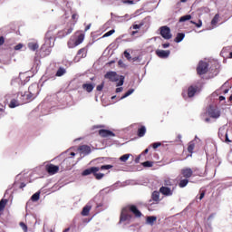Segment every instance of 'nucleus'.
Instances as JSON below:
<instances>
[{"mask_svg": "<svg viewBox=\"0 0 232 232\" xmlns=\"http://www.w3.org/2000/svg\"><path fill=\"white\" fill-rule=\"evenodd\" d=\"M28 90H29L28 94L22 95V97H23L22 104H26L28 102H32V101H34V99H35V97H37L39 87L37 85L33 84V85L29 86Z\"/></svg>", "mask_w": 232, "mask_h": 232, "instance_id": "obj_1", "label": "nucleus"}, {"mask_svg": "<svg viewBox=\"0 0 232 232\" xmlns=\"http://www.w3.org/2000/svg\"><path fill=\"white\" fill-rule=\"evenodd\" d=\"M104 77L105 79H109L111 82H118L117 86H122L124 84V76H121L120 79L116 72H108Z\"/></svg>", "mask_w": 232, "mask_h": 232, "instance_id": "obj_2", "label": "nucleus"}, {"mask_svg": "<svg viewBox=\"0 0 232 232\" xmlns=\"http://www.w3.org/2000/svg\"><path fill=\"white\" fill-rule=\"evenodd\" d=\"M113 168V165H102L100 167H91L85 170L82 171V177H87V175H94V173H97L98 171L104 170V169H111Z\"/></svg>", "mask_w": 232, "mask_h": 232, "instance_id": "obj_3", "label": "nucleus"}, {"mask_svg": "<svg viewBox=\"0 0 232 232\" xmlns=\"http://www.w3.org/2000/svg\"><path fill=\"white\" fill-rule=\"evenodd\" d=\"M209 70V63L204 61H200L197 67L198 75H206Z\"/></svg>", "mask_w": 232, "mask_h": 232, "instance_id": "obj_4", "label": "nucleus"}, {"mask_svg": "<svg viewBox=\"0 0 232 232\" xmlns=\"http://www.w3.org/2000/svg\"><path fill=\"white\" fill-rule=\"evenodd\" d=\"M218 137L221 140H225L226 142H232V138H229V133L226 128L221 127L218 130Z\"/></svg>", "mask_w": 232, "mask_h": 232, "instance_id": "obj_5", "label": "nucleus"}, {"mask_svg": "<svg viewBox=\"0 0 232 232\" xmlns=\"http://www.w3.org/2000/svg\"><path fill=\"white\" fill-rule=\"evenodd\" d=\"M160 34L161 35V37H163V39H167V40H169L171 39L172 34H171V29H169V27L164 25V26H161L160 28Z\"/></svg>", "mask_w": 232, "mask_h": 232, "instance_id": "obj_6", "label": "nucleus"}, {"mask_svg": "<svg viewBox=\"0 0 232 232\" xmlns=\"http://www.w3.org/2000/svg\"><path fill=\"white\" fill-rule=\"evenodd\" d=\"M125 208H127V211L133 214L134 217H136V218H140V217H142V212H140V210H139L137 206H135V205H127Z\"/></svg>", "mask_w": 232, "mask_h": 232, "instance_id": "obj_7", "label": "nucleus"}, {"mask_svg": "<svg viewBox=\"0 0 232 232\" xmlns=\"http://www.w3.org/2000/svg\"><path fill=\"white\" fill-rule=\"evenodd\" d=\"M208 114L209 117L212 119H218L220 117V111H218L217 108L214 106L210 105L208 109Z\"/></svg>", "mask_w": 232, "mask_h": 232, "instance_id": "obj_8", "label": "nucleus"}, {"mask_svg": "<svg viewBox=\"0 0 232 232\" xmlns=\"http://www.w3.org/2000/svg\"><path fill=\"white\" fill-rule=\"evenodd\" d=\"M131 215L127 210L126 207L121 209V216H120V222H126V220H130Z\"/></svg>", "mask_w": 232, "mask_h": 232, "instance_id": "obj_9", "label": "nucleus"}, {"mask_svg": "<svg viewBox=\"0 0 232 232\" xmlns=\"http://www.w3.org/2000/svg\"><path fill=\"white\" fill-rule=\"evenodd\" d=\"M173 191H175V188H173L172 189L169 187L164 186H161L160 188V193H161V195H164V197H171L173 195Z\"/></svg>", "mask_w": 232, "mask_h": 232, "instance_id": "obj_10", "label": "nucleus"}, {"mask_svg": "<svg viewBox=\"0 0 232 232\" xmlns=\"http://www.w3.org/2000/svg\"><path fill=\"white\" fill-rule=\"evenodd\" d=\"M181 177L189 180L193 177V169L191 168H184L181 169Z\"/></svg>", "mask_w": 232, "mask_h": 232, "instance_id": "obj_11", "label": "nucleus"}, {"mask_svg": "<svg viewBox=\"0 0 232 232\" xmlns=\"http://www.w3.org/2000/svg\"><path fill=\"white\" fill-rule=\"evenodd\" d=\"M45 169L49 175H55V173H59V166L53 164H48L45 166Z\"/></svg>", "mask_w": 232, "mask_h": 232, "instance_id": "obj_12", "label": "nucleus"}, {"mask_svg": "<svg viewBox=\"0 0 232 232\" xmlns=\"http://www.w3.org/2000/svg\"><path fill=\"white\" fill-rule=\"evenodd\" d=\"M74 36L76 37L75 38V42H76V44H82L83 41H84V37H85V34H84V32L82 31H76L75 34H74Z\"/></svg>", "mask_w": 232, "mask_h": 232, "instance_id": "obj_13", "label": "nucleus"}, {"mask_svg": "<svg viewBox=\"0 0 232 232\" xmlns=\"http://www.w3.org/2000/svg\"><path fill=\"white\" fill-rule=\"evenodd\" d=\"M88 55V46H85L83 48H81L75 56V59L81 60L84 59Z\"/></svg>", "mask_w": 232, "mask_h": 232, "instance_id": "obj_14", "label": "nucleus"}, {"mask_svg": "<svg viewBox=\"0 0 232 232\" xmlns=\"http://www.w3.org/2000/svg\"><path fill=\"white\" fill-rule=\"evenodd\" d=\"M99 135L100 137H102V139H108V137H115L113 131L104 129L99 130Z\"/></svg>", "mask_w": 232, "mask_h": 232, "instance_id": "obj_15", "label": "nucleus"}, {"mask_svg": "<svg viewBox=\"0 0 232 232\" xmlns=\"http://www.w3.org/2000/svg\"><path fill=\"white\" fill-rule=\"evenodd\" d=\"M169 53H171L169 51H164V50H156V55L160 57V59H168L169 57Z\"/></svg>", "mask_w": 232, "mask_h": 232, "instance_id": "obj_16", "label": "nucleus"}, {"mask_svg": "<svg viewBox=\"0 0 232 232\" xmlns=\"http://www.w3.org/2000/svg\"><path fill=\"white\" fill-rule=\"evenodd\" d=\"M197 92H198V86H197V85H190L188 88V97H189V98L195 97V93H197Z\"/></svg>", "mask_w": 232, "mask_h": 232, "instance_id": "obj_17", "label": "nucleus"}, {"mask_svg": "<svg viewBox=\"0 0 232 232\" xmlns=\"http://www.w3.org/2000/svg\"><path fill=\"white\" fill-rule=\"evenodd\" d=\"M73 32V27L65 28L58 33L59 37H66V35H70Z\"/></svg>", "mask_w": 232, "mask_h": 232, "instance_id": "obj_18", "label": "nucleus"}, {"mask_svg": "<svg viewBox=\"0 0 232 232\" xmlns=\"http://www.w3.org/2000/svg\"><path fill=\"white\" fill-rule=\"evenodd\" d=\"M151 199L155 204H159L160 202V191L154 190L151 194Z\"/></svg>", "mask_w": 232, "mask_h": 232, "instance_id": "obj_19", "label": "nucleus"}, {"mask_svg": "<svg viewBox=\"0 0 232 232\" xmlns=\"http://www.w3.org/2000/svg\"><path fill=\"white\" fill-rule=\"evenodd\" d=\"M79 150L81 153H83L84 155H90L92 153V148L88 145H82L79 147Z\"/></svg>", "mask_w": 232, "mask_h": 232, "instance_id": "obj_20", "label": "nucleus"}, {"mask_svg": "<svg viewBox=\"0 0 232 232\" xmlns=\"http://www.w3.org/2000/svg\"><path fill=\"white\" fill-rule=\"evenodd\" d=\"M189 184V179L186 178H182V176H179V188H186Z\"/></svg>", "mask_w": 232, "mask_h": 232, "instance_id": "obj_21", "label": "nucleus"}, {"mask_svg": "<svg viewBox=\"0 0 232 232\" xmlns=\"http://www.w3.org/2000/svg\"><path fill=\"white\" fill-rule=\"evenodd\" d=\"M93 88H95V85L92 83H83L82 84V89L85 90L88 93H92L93 92Z\"/></svg>", "mask_w": 232, "mask_h": 232, "instance_id": "obj_22", "label": "nucleus"}, {"mask_svg": "<svg viewBox=\"0 0 232 232\" xmlns=\"http://www.w3.org/2000/svg\"><path fill=\"white\" fill-rule=\"evenodd\" d=\"M90 211H92V206L86 205L82 210V217H88Z\"/></svg>", "mask_w": 232, "mask_h": 232, "instance_id": "obj_23", "label": "nucleus"}, {"mask_svg": "<svg viewBox=\"0 0 232 232\" xmlns=\"http://www.w3.org/2000/svg\"><path fill=\"white\" fill-rule=\"evenodd\" d=\"M146 222L148 224H150V226H153V224H155V222H157V217H155V216H149L146 218Z\"/></svg>", "mask_w": 232, "mask_h": 232, "instance_id": "obj_24", "label": "nucleus"}, {"mask_svg": "<svg viewBox=\"0 0 232 232\" xmlns=\"http://www.w3.org/2000/svg\"><path fill=\"white\" fill-rule=\"evenodd\" d=\"M8 200L7 199H1L0 200V217L1 215H3V211H5V208H6V204H7Z\"/></svg>", "mask_w": 232, "mask_h": 232, "instance_id": "obj_25", "label": "nucleus"}, {"mask_svg": "<svg viewBox=\"0 0 232 232\" xmlns=\"http://www.w3.org/2000/svg\"><path fill=\"white\" fill-rule=\"evenodd\" d=\"M184 37H186V34H184V33H179L174 41L175 43H182Z\"/></svg>", "mask_w": 232, "mask_h": 232, "instance_id": "obj_26", "label": "nucleus"}, {"mask_svg": "<svg viewBox=\"0 0 232 232\" xmlns=\"http://www.w3.org/2000/svg\"><path fill=\"white\" fill-rule=\"evenodd\" d=\"M146 135V126L142 125L138 129V137H144Z\"/></svg>", "mask_w": 232, "mask_h": 232, "instance_id": "obj_27", "label": "nucleus"}, {"mask_svg": "<svg viewBox=\"0 0 232 232\" xmlns=\"http://www.w3.org/2000/svg\"><path fill=\"white\" fill-rule=\"evenodd\" d=\"M171 186H173V181L170 179H165L163 180V187L171 188Z\"/></svg>", "mask_w": 232, "mask_h": 232, "instance_id": "obj_28", "label": "nucleus"}, {"mask_svg": "<svg viewBox=\"0 0 232 232\" xmlns=\"http://www.w3.org/2000/svg\"><path fill=\"white\" fill-rule=\"evenodd\" d=\"M68 48H75L76 46H79L77 42H75L74 39H70L67 43Z\"/></svg>", "mask_w": 232, "mask_h": 232, "instance_id": "obj_29", "label": "nucleus"}, {"mask_svg": "<svg viewBox=\"0 0 232 232\" xmlns=\"http://www.w3.org/2000/svg\"><path fill=\"white\" fill-rule=\"evenodd\" d=\"M17 106H21V103H19L15 99L11 100L9 108H17Z\"/></svg>", "mask_w": 232, "mask_h": 232, "instance_id": "obj_30", "label": "nucleus"}, {"mask_svg": "<svg viewBox=\"0 0 232 232\" xmlns=\"http://www.w3.org/2000/svg\"><path fill=\"white\" fill-rule=\"evenodd\" d=\"M28 48H30L32 52H35V50L39 49V44H37V43H29Z\"/></svg>", "mask_w": 232, "mask_h": 232, "instance_id": "obj_31", "label": "nucleus"}, {"mask_svg": "<svg viewBox=\"0 0 232 232\" xmlns=\"http://www.w3.org/2000/svg\"><path fill=\"white\" fill-rule=\"evenodd\" d=\"M40 197H41V192H36V193H34V194L31 197V200H32L33 202H37V200H39Z\"/></svg>", "mask_w": 232, "mask_h": 232, "instance_id": "obj_32", "label": "nucleus"}, {"mask_svg": "<svg viewBox=\"0 0 232 232\" xmlns=\"http://www.w3.org/2000/svg\"><path fill=\"white\" fill-rule=\"evenodd\" d=\"M193 150H195V142L190 141L188 145V153L192 154L193 153Z\"/></svg>", "mask_w": 232, "mask_h": 232, "instance_id": "obj_33", "label": "nucleus"}, {"mask_svg": "<svg viewBox=\"0 0 232 232\" xmlns=\"http://www.w3.org/2000/svg\"><path fill=\"white\" fill-rule=\"evenodd\" d=\"M218 19H220V15L218 14H215V16L213 17L212 21H211V24L213 26H215L216 24H218Z\"/></svg>", "mask_w": 232, "mask_h": 232, "instance_id": "obj_34", "label": "nucleus"}, {"mask_svg": "<svg viewBox=\"0 0 232 232\" xmlns=\"http://www.w3.org/2000/svg\"><path fill=\"white\" fill-rule=\"evenodd\" d=\"M191 19V14H186L179 18V23H184L186 21H189Z\"/></svg>", "mask_w": 232, "mask_h": 232, "instance_id": "obj_35", "label": "nucleus"}, {"mask_svg": "<svg viewBox=\"0 0 232 232\" xmlns=\"http://www.w3.org/2000/svg\"><path fill=\"white\" fill-rule=\"evenodd\" d=\"M65 73H66V70L64 68H59L56 72V77H63V75Z\"/></svg>", "mask_w": 232, "mask_h": 232, "instance_id": "obj_36", "label": "nucleus"}, {"mask_svg": "<svg viewBox=\"0 0 232 232\" xmlns=\"http://www.w3.org/2000/svg\"><path fill=\"white\" fill-rule=\"evenodd\" d=\"M135 92L134 89H130L127 92H125L124 96H121V100L122 99H126V97H130V95H131V93H133Z\"/></svg>", "mask_w": 232, "mask_h": 232, "instance_id": "obj_37", "label": "nucleus"}, {"mask_svg": "<svg viewBox=\"0 0 232 232\" xmlns=\"http://www.w3.org/2000/svg\"><path fill=\"white\" fill-rule=\"evenodd\" d=\"M93 176L95 177L96 180H101L104 178V174L102 173L94 172Z\"/></svg>", "mask_w": 232, "mask_h": 232, "instance_id": "obj_38", "label": "nucleus"}, {"mask_svg": "<svg viewBox=\"0 0 232 232\" xmlns=\"http://www.w3.org/2000/svg\"><path fill=\"white\" fill-rule=\"evenodd\" d=\"M130 154H124V155H122V156L120 158V160H121V162H126V161L128 160V159H130Z\"/></svg>", "mask_w": 232, "mask_h": 232, "instance_id": "obj_39", "label": "nucleus"}, {"mask_svg": "<svg viewBox=\"0 0 232 232\" xmlns=\"http://www.w3.org/2000/svg\"><path fill=\"white\" fill-rule=\"evenodd\" d=\"M20 227L23 229L24 232H28V226H26L24 222H20Z\"/></svg>", "mask_w": 232, "mask_h": 232, "instance_id": "obj_40", "label": "nucleus"}, {"mask_svg": "<svg viewBox=\"0 0 232 232\" xmlns=\"http://www.w3.org/2000/svg\"><path fill=\"white\" fill-rule=\"evenodd\" d=\"M113 34H115V30L114 29L110 30L109 32L105 33L102 37L103 38L104 37H110V35H113Z\"/></svg>", "mask_w": 232, "mask_h": 232, "instance_id": "obj_41", "label": "nucleus"}, {"mask_svg": "<svg viewBox=\"0 0 232 232\" xmlns=\"http://www.w3.org/2000/svg\"><path fill=\"white\" fill-rule=\"evenodd\" d=\"M142 166H144V168H151L153 166V162L145 161V162L142 163Z\"/></svg>", "mask_w": 232, "mask_h": 232, "instance_id": "obj_42", "label": "nucleus"}, {"mask_svg": "<svg viewBox=\"0 0 232 232\" xmlns=\"http://www.w3.org/2000/svg\"><path fill=\"white\" fill-rule=\"evenodd\" d=\"M191 24H195V26H197V28H200V26H202V20H199L198 23L190 21Z\"/></svg>", "mask_w": 232, "mask_h": 232, "instance_id": "obj_43", "label": "nucleus"}, {"mask_svg": "<svg viewBox=\"0 0 232 232\" xmlns=\"http://www.w3.org/2000/svg\"><path fill=\"white\" fill-rule=\"evenodd\" d=\"M122 3L124 5H135V2L133 0H122Z\"/></svg>", "mask_w": 232, "mask_h": 232, "instance_id": "obj_44", "label": "nucleus"}, {"mask_svg": "<svg viewBox=\"0 0 232 232\" xmlns=\"http://www.w3.org/2000/svg\"><path fill=\"white\" fill-rule=\"evenodd\" d=\"M162 145V143H160V142H154V143H152V148H153V150H157V148H160V146H161Z\"/></svg>", "mask_w": 232, "mask_h": 232, "instance_id": "obj_45", "label": "nucleus"}, {"mask_svg": "<svg viewBox=\"0 0 232 232\" xmlns=\"http://www.w3.org/2000/svg\"><path fill=\"white\" fill-rule=\"evenodd\" d=\"M103 88H104V82H102L100 85H97L96 90H97V92H102Z\"/></svg>", "mask_w": 232, "mask_h": 232, "instance_id": "obj_46", "label": "nucleus"}, {"mask_svg": "<svg viewBox=\"0 0 232 232\" xmlns=\"http://www.w3.org/2000/svg\"><path fill=\"white\" fill-rule=\"evenodd\" d=\"M124 57H126V59H128V61H130L131 59V54H130V53H128V51H125Z\"/></svg>", "mask_w": 232, "mask_h": 232, "instance_id": "obj_47", "label": "nucleus"}, {"mask_svg": "<svg viewBox=\"0 0 232 232\" xmlns=\"http://www.w3.org/2000/svg\"><path fill=\"white\" fill-rule=\"evenodd\" d=\"M77 19H79V14H73L72 15V20L74 21V23H77Z\"/></svg>", "mask_w": 232, "mask_h": 232, "instance_id": "obj_48", "label": "nucleus"}, {"mask_svg": "<svg viewBox=\"0 0 232 232\" xmlns=\"http://www.w3.org/2000/svg\"><path fill=\"white\" fill-rule=\"evenodd\" d=\"M141 26H142V24H133L132 28H133V30H139V29H140Z\"/></svg>", "mask_w": 232, "mask_h": 232, "instance_id": "obj_49", "label": "nucleus"}, {"mask_svg": "<svg viewBox=\"0 0 232 232\" xmlns=\"http://www.w3.org/2000/svg\"><path fill=\"white\" fill-rule=\"evenodd\" d=\"M21 48H23V44H18L14 46V50H21Z\"/></svg>", "mask_w": 232, "mask_h": 232, "instance_id": "obj_50", "label": "nucleus"}, {"mask_svg": "<svg viewBox=\"0 0 232 232\" xmlns=\"http://www.w3.org/2000/svg\"><path fill=\"white\" fill-rule=\"evenodd\" d=\"M3 44H5V37L0 36V46H3Z\"/></svg>", "mask_w": 232, "mask_h": 232, "instance_id": "obj_51", "label": "nucleus"}, {"mask_svg": "<svg viewBox=\"0 0 232 232\" xmlns=\"http://www.w3.org/2000/svg\"><path fill=\"white\" fill-rule=\"evenodd\" d=\"M204 197H206V192L202 191L199 195V200H202V198H204Z\"/></svg>", "mask_w": 232, "mask_h": 232, "instance_id": "obj_52", "label": "nucleus"}, {"mask_svg": "<svg viewBox=\"0 0 232 232\" xmlns=\"http://www.w3.org/2000/svg\"><path fill=\"white\" fill-rule=\"evenodd\" d=\"M90 28H92V24H89L88 25H86L85 27V32H88V30H90Z\"/></svg>", "mask_w": 232, "mask_h": 232, "instance_id": "obj_53", "label": "nucleus"}, {"mask_svg": "<svg viewBox=\"0 0 232 232\" xmlns=\"http://www.w3.org/2000/svg\"><path fill=\"white\" fill-rule=\"evenodd\" d=\"M162 48H169V44H162Z\"/></svg>", "mask_w": 232, "mask_h": 232, "instance_id": "obj_54", "label": "nucleus"}, {"mask_svg": "<svg viewBox=\"0 0 232 232\" xmlns=\"http://www.w3.org/2000/svg\"><path fill=\"white\" fill-rule=\"evenodd\" d=\"M121 92H122V87H118L116 89V93H121Z\"/></svg>", "mask_w": 232, "mask_h": 232, "instance_id": "obj_55", "label": "nucleus"}, {"mask_svg": "<svg viewBox=\"0 0 232 232\" xmlns=\"http://www.w3.org/2000/svg\"><path fill=\"white\" fill-rule=\"evenodd\" d=\"M23 188H26V184L25 183H21L20 184V189H23Z\"/></svg>", "mask_w": 232, "mask_h": 232, "instance_id": "obj_56", "label": "nucleus"}, {"mask_svg": "<svg viewBox=\"0 0 232 232\" xmlns=\"http://www.w3.org/2000/svg\"><path fill=\"white\" fill-rule=\"evenodd\" d=\"M215 217V214H211L208 218V220H211V218H213Z\"/></svg>", "mask_w": 232, "mask_h": 232, "instance_id": "obj_57", "label": "nucleus"}, {"mask_svg": "<svg viewBox=\"0 0 232 232\" xmlns=\"http://www.w3.org/2000/svg\"><path fill=\"white\" fill-rule=\"evenodd\" d=\"M219 101H226V97H224V96H219Z\"/></svg>", "mask_w": 232, "mask_h": 232, "instance_id": "obj_58", "label": "nucleus"}, {"mask_svg": "<svg viewBox=\"0 0 232 232\" xmlns=\"http://www.w3.org/2000/svg\"><path fill=\"white\" fill-rule=\"evenodd\" d=\"M136 34H139V31H132L130 35H135Z\"/></svg>", "mask_w": 232, "mask_h": 232, "instance_id": "obj_59", "label": "nucleus"}, {"mask_svg": "<svg viewBox=\"0 0 232 232\" xmlns=\"http://www.w3.org/2000/svg\"><path fill=\"white\" fill-rule=\"evenodd\" d=\"M132 61H140V57H134Z\"/></svg>", "mask_w": 232, "mask_h": 232, "instance_id": "obj_60", "label": "nucleus"}, {"mask_svg": "<svg viewBox=\"0 0 232 232\" xmlns=\"http://www.w3.org/2000/svg\"><path fill=\"white\" fill-rule=\"evenodd\" d=\"M118 64H119V66H122V60H120V61L118 62Z\"/></svg>", "mask_w": 232, "mask_h": 232, "instance_id": "obj_61", "label": "nucleus"}, {"mask_svg": "<svg viewBox=\"0 0 232 232\" xmlns=\"http://www.w3.org/2000/svg\"><path fill=\"white\" fill-rule=\"evenodd\" d=\"M209 121H211L209 118H206V119H205V121H206V122H209Z\"/></svg>", "mask_w": 232, "mask_h": 232, "instance_id": "obj_62", "label": "nucleus"}, {"mask_svg": "<svg viewBox=\"0 0 232 232\" xmlns=\"http://www.w3.org/2000/svg\"><path fill=\"white\" fill-rule=\"evenodd\" d=\"M150 151V150L149 149H146L144 151H143V153H148Z\"/></svg>", "mask_w": 232, "mask_h": 232, "instance_id": "obj_63", "label": "nucleus"}, {"mask_svg": "<svg viewBox=\"0 0 232 232\" xmlns=\"http://www.w3.org/2000/svg\"><path fill=\"white\" fill-rule=\"evenodd\" d=\"M228 101L231 102V101H232V94L229 96Z\"/></svg>", "mask_w": 232, "mask_h": 232, "instance_id": "obj_64", "label": "nucleus"}]
</instances>
